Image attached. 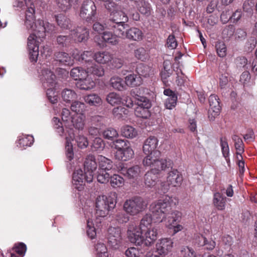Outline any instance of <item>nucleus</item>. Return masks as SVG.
<instances>
[{"label": "nucleus", "mask_w": 257, "mask_h": 257, "mask_svg": "<svg viewBox=\"0 0 257 257\" xmlns=\"http://www.w3.org/2000/svg\"><path fill=\"white\" fill-rule=\"evenodd\" d=\"M175 205L173 198L168 196H166L163 199L152 203L150 210L153 214L154 221L162 222L165 215H168L167 218L165 220V225L169 228L173 227L175 223L179 221L181 218V213L178 211H174L169 213Z\"/></svg>", "instance_id": "nucleus-1"}, {"label": "nucleus", "mask_w": 257, "mask_h": 257, "mask_svg": "<svg viewBox=\"0 0 257 257\" xmlns=\"http://www.w3.org/2000/svg\"><path fill=\"white\" fill-rule=\"evenodd\" d=\"M25 4L27 7L25 20V26L28 30L36 32L39 37H45L46 33L54 30V26L42 20H38L35 23V9L33 3H31L30 0H25Z\"/></svg>", "instance_id": "nucleus-2"}, {"label": "nucleus", "mask_w": 257, "mask_h": 257, "mask_svg": "<svg viewBox=\"0 0 257 257\" xmlns=\"http://www.w3.org/2000/svg\"><path fill=\"white\" fill-rule=\"evenodd\" d=\"M139 233H132L128 236L130 241L137 245L144 244L146 246H151L158 237V229L155 227L141 230Z\"/></svg>", "instance_id": "nucleus-3"}, {"label": "nucleus", "mask_w": 257, "mask_h": 257, "mask_svg": "<svg viewBox=\"0 0 257 257\" xmlns=\"http://www.w3.org/2000/svg\"><path fill=\"white\" fill-rule=\"evenodd\" d=\"M116 194L111 193L110 195L98 196L96 199L95 207L97 216L104 217L109 213V211L113 209L116 204Z\"/></svg>", "instance_id": "nucleus-4"}, {"label": "nucleus", "mask_w": 257, "mask_h": 257, "mask_svg": "<svg viewBox=\"0 0 257 257\" xmlns=\"http://www.w3.org/2000/svg\"><path fill=\"white\" fill-rule=\"evenodd\" d=\"M106 9L110 13V19L108 23H123L128 21L127 14L131 13L130 10L124 7L122 8L114 3H108L105 5Z\"/></svg>", "instance_id": "nucleus-5"}, {"label": "nucleus", "mask_w": 257, "mask_h": 257, "mask_svg": "<svg viewBox=\"0 0 257 257\" xmlns=\"http://www.w3.org/2000/svg\"><path fill=\"white\" fill-rule=\"evenodd\" d=\"M148 202L144 198L136 196L125 201L123 204L124 211L132 216L137 215L148 207Z\"/></svg>", "instance_id": "nucleus-6"}, {"label": "nucleus", "mask_w": 257, "mask_h": 257, "mask_svg": "<svg viewBox=\"0 0 257 257\" xmlns=\"http://www.w3.org/2000/svg\"><path fill=\"white\" fill-rule=\"evenodd\" d=\"M144 166H148L155 173L159 174L162 171L165 170L171 165L170 160L161 158V155L155 157L146 156L143 160Z\"/></svg>", "instance_id": "nucleus-7"}, {"label": "nucleus", "mask_w": 257, "mask_h": 257, "mask_svg": "<svg viewBox=\"0 0 257 257\" xmlns=\"http://www.w3.org/2000/svg\"><path fill=\"white\" fill-rule=\"evenodd\" d=\"M136 103L137 106L135 109L136 116L143 118H147L150 116L149 109L152 104L150 100L146 97L137 96L136 98Z\"/></svg>", "instance_id": "nucleus-8"}, {"label": "nucleus", "mask_w": 257, "mask_h": 257, "mask_svg": "<svg viewBox=\"0 0 257 257\" xmlns=\"http://www.w3.org/2000/svg\"><path fill=\"white\" fill-rule=\"evenodd\" d=\"M182 180V177L179 172L177 170H173L168 173L166 181L161 183L160 189L163 193H165L169 190L170 186H179Z\"/></svg>", "instance_id": "nucleus-9"}, {"label": "nucleus", "mask_w": 257, "mask_h": 257, "mask_svg": "<svg viewBox=\"0 0 257 257\" xmlns=\"http://www.w3.org/2000/svg\"><path fill=\"white\" fill-rule=\"evenodd\" d=\"M93 175L88 174L86 171L83 173L81 169L76 170L73 175V184L74 187L78 190L83 188L86 182L90 183L93 180Z\"/></svg>", "instance_id": "nucleus-10"}, {"label": "nucleus", "mask_w": 257, "mask_h": 257, "mask_svg": "<svg viewBox=\"0 0 257 257\" xmlns=\"http://www.w3.org/2000/svg\"><path fill=\"white\" fill-rule=\"evenodd\" d=\"M96 13V8L92 1H84L81 7L79 15L80 17L89 22L93 20Z\"/></svg>", "instance_id": "nucleus-11"}, {"label": "nucleus", "mask_w": 257, "mask_h": 257, "mask_svg": "<svg viewBox=\"0 0 257 257\" xmlns=\"http://www.w3.org/2000/svg\"><path fill=\"white\" fill-rule=\"evenodd\" d=\"M44 37H39L36 32L31 34L28 38V48L29 52L30 58L32 61L36 62L39 55V41L37 39H41Z\"/></svg>", "instance_id": "nucleus-12"}, {"label": "nucleus", "mask_w": 257, "mask_h": 257, "mask_svg": "<svg viewBox=\"0 0 257 257\" xmlns=\"http://www.w3.org/2000/svg\"><path fill=\"white\" fill-rule=\"evenodd\" d=\"M158 145V140L155 137H150L144 142L143 150L146 156L155 157L161 155L160 151L157 150Z\"/></svg>", "instance_id": "nucleus-13"}, {"label": "nucleus", "mask_w": 257, "mask_h": 257, "mask_svg": "<svg viewBox=\"0 0 257 257\" xmlns=\"http://www.w3.org/2000/svg\"><path fill=\"white\" fill-rule=\"evenodd\" d=\"M108 244L113 249H118L121 242V230L119 227H110L108 230Z\"/></svg>", "instance_id": "nucleus-14"}, {"label": "nucleus", "mask_w": 257, "mask_h": 257, "mask_svg": "<svg viewBox=\"0 0 257 257\" xmlns=\"http://www.w3.org/2000/svg\"><path fill=\"white\" fill-rule=\"evenodd\" d=\"M153 217L152 215L149 213L146 214L141 219L139 226H137L134 224L130 225L128 230V236L131 235L132 233H139L141 230H143L148 228H151V224L153 221Z\"/></svg>", "instance_id": "nucleus-15"}, {"label": "nucleus", "mask_w": 257, "mask_h": 257, "mask_svg": "<svg viewBox=\"0 0 257 257\" xmlns=\"http://www.w3.org/2000/svg\"><path fill=\"white\" fill-rule=\"evenodd\" d=\"M208 100L210 106L208 110V118L210 120L213 121L219 114L221 106L217 95H211Z\"/></svg>", "instance_id": "nucleus-16"}, {"label": "nucleus", "mask_w": 257, "mask_h": 257, "mask_svg": "<svg viewBox=\"0 0 257 257\" xmlns=\"http://www.w3.org/2000/svg\"><path fill=\"white\" fill-rule=\"evenodd\" d=\"M40 76L44 88L55 86V76L46 66L43 67Z\"/></svg>", "instance_id": "nucleus-17"}, {"label": "nucleus", "mask_w": 257, "mask_h": 257, "mask_svg": "<svg viewBox=\"0 0 257 257\" xmlns=\"http://www.w3.org/2000/svg\"><path fill=\"white\" fill-rule=\"evenodd\" d=\"M85 114H75L73 115L69 122L70 125H67V127L70 128L69 130L67 131V136H68V132H70V130H72L73 131V128L71 127L72 126L76 130L82 131L85 126Z\"/></svg>", "instance_id": "nucleus-18"}, {"label": "nucleus", "mask_w": 257, "mask_h": 257, "mask_svg": "<svg viewBox=\"0 0 257 257\" xmlns=\"http://www.w3.org/2000/svg\"><path fill=\"white\" fill-rule=\"evenodd\" d=\"M71 37L75 41L81 42L86 41L89 37V31L85 27H77L71 31Z\"/></svg>", "instance_id": "nucleus-19"}, {"label": "nucleus", "mask_w": 257, "mask_h": 257, "mask_svg": "<svg viewBox=\"0 0 257 257\" xmlns=\"http://www.w3.org/2000/svg\"><path fill=\"white\" fill-rule=\"evenodd\" d=\"M173 244V242L170 238H162L156 244V251L160 254L167 253L172 249Z\"/></svg>", "instance_id": "nucleus-20"}, {"label": "nucleus", "mask_w": 257, "mask_h": 257, "mask_svg": "<svg viewBox=\"0 0 257 257\" xmlns=\"http://www.w3.org/2000/svg\"><path fill=\"white\" fill-rule=\"evenodd\" d=\"M125 23H108L106 27L108 29L113 30L118 37L125 38L126 31L124 32V30L128 27V25Z\"/></svg>", "instance_id": "nucleus-21"}, {"label": "nucleus", "mask_w": 257, "mask_h": 257, "mask_svg": "<svg viewBox=\"0 0 257 257\" xmlns=\"http://www.w3.org/2000/svg\"><path fill=\"white\" fill-rule=\"evenodd\" d=\"M134 152L131 146L123 149L116 151L115 153L116 159L123 161H126L133 158Z\"/></svg>", "instance_id": "nucleus-22"}, {"label": "nucleus", "mask_w": 257, "mask_h": 257, "mask_svg": "<svg viewBox=\"0 0 257 257\" xmlns=\"http://www.w3.org/2000/svg\"><path fill=\"white\" fill-rule=\"evenodd\" d=\"M97 165L94 156L91 155L87 156L84 163V171L93 175V173L97 169Z\"/></svg>", "instance_id": "nucleus-23"}, {"label": "nucleus", "mask_w": 257, "mask_h": 257, "mask_svg": "<svg viewBox=\"0 0 257 257\" xmlns=\"http://www.w3.org/2000/svg\"><path fill=\"white\" fill-rule=\"evenodd\" d=\"M65 138L66 140V155L69 160H71L73 158V147L71 144V141H73L74 138V131L70 130L68 132V136L65 134Z\"/></svg>", "instance_id": "nucleus-24"}, {"label": "nucleus", "mask_w": 257, "mask_h": 257, "mask_svg": "<svg viewBox=\"0 0 257 257\" xmlns=\"http://www.w3.org/2000/svg\"><path fill=\"white\" fill-rule=\"evenodd\" d=\"M120 172L121 174L129 179H134L139 176L141 173V169L139 166L137 165L128 169L124 167L121 168Z\"/></svg>", "instance_id": "nucleus-25"}, {"label": "nucleus", "mask_w": 257, "mask_h": 257, "mask_svg": "<svg viewBox=\"0 0 257 257\" xmlns=\"http://www.w3.org/2000/svg\"><path fill=\"white\" fill-rule=\"evenodd\" d=\"M94 58L98 63L108 65L112 59V54L107 51L98 52L95 54Z\"/></svg>", "instance_id": "nucleus-26"}, {"label": "nucleus", "mask_w": 257, "mask_h": 257, "mask_svg": "<svg viewBox=\"0 0 257 257\" xmlns=\"http://www.w3.org/2000/svg\"><path fill=\"white\" fill-rule=\"evenodd\" d=\"M55 57L56 61L62 65L70 66L73 64V59L65 52H58L55 53Z\"/></svg>", "instance_id": "nucleus-27"}, {"label": "nucleus", "mask_w": 257, "mask_h": 257, "mask_svg": "<svg viewBox=\"0 0 257 257\" xmlns=\"http://www.w3.org/2000/svg\"><path fill=\"white\" fill-rule=\"evenodd\" d=\"M143 34L141 30L135 27L131 28L126 30L125 38L130 40L139 41L142 40Z\"/></svg>", "instance_id": "nucleus-28"}, {"label": "nucleus", "mask_w": 257, "mask_h": 257, "mask_svg": "<svg viewBox=\"0 0 257 257\" xmlns=\"http://www.w3.org/2000/svg\"><path fill=\"white\" fill-rule=\"evenodd\" d=\"M95 83L94 81L89 77L87 74V77L82 78L79 80L76 83L78 88L82 90H89L94 87Z\"/></svg>", "instance_id": "nucleus-29"}, {"label": "nucleus", "mask_w": 257, "mask_h": 257, "mask_svg": "<svg viewBox=\"0 0 257 257\" xmlns=\"http://www.w3.org/2000/svg\"><path fill=\"white\" fill-rule=\"evenodd\" d=\"M226 198L219 192L214 194L213 203L214 206L219 210L225 209Z\"/></svg>", "instance_id": "nucleus-30"}, {"label": "nucleus", "mask_w": 257, "mask_h": 257, "mask_svg": "<svg viewBox=\"0 0 257 257\" xmlns=\"http://www.w3.org/2000/svg\"><path fill=\"white\" fill-rule=\"evenodd\" d=\"M220 146L222 155L225 158L227 163L229 164L230 163L229 148L226 137H222L220 138Z\"/></svg>", "instance_id": "nucleus-31"}, {"label": "nucleus", "mask_w": 257, "mask_h": 257, "mask_svg": "<svg viewBox=\"0 0 257 257\" xmlns=\"http://www.w3.org/2000/svg\"><path fill=\"white\" fill-rule=\"evenodd\" d=\"M88 72L81 67H75L70 71V76L74 79L79 81L82 78L87 77Z\"/></svg>", "instance_id": "nucleus-32"}, {"label": "nucleus", "mask_w": 257, "mask_h": 257, "mask_svg": "<svg viewBox=\"0 0 257 257\" xmlns=\"http://www.w3.org/2000/svg\"><path fill=\"white\" fill-rule=\"evenodd\" d=\"M99 170L109 171L112 168V162L107 158L99 156L97 159Z\"/></svg>", "instance_id": "nucleus-33"}, {"label": "nucleus", "mask_w": 257, "mask_h": 257, "mask_svg": "<svg viewBox=\"0 0 257 257\" xmlns=\"http://www.w3.org/2000/svg\"><path fill=\"white\" fill-rule=\"evenodd\" d=\"M121 135L125 138L133 139L137 136L138 132L133 126L127 125L121 128Z\"/></svg>", "instance_id": "nucleus-34"}, {"label": "nucleus", "mask_w": 257, "mask_h": 257, "mask_svg": "<svg viewBox=\"0 0 257 257\" xmlns=\"http://www.w3.org/2000/svg\"><path fill=\"white\" fill-rule=\"evenodd\" d=\"M157 173L151 170L145 175L144 182L145 185L149 187H152L156 185L157 180Z\"/></svg>", "instance_id": "nucleus-35"}, {"label": "nucleus", "mask_w": 257, "mask_h": 257, "mask_svg": "<svg viewBox=\"0 0 257 257\" xmlns=\"http://www.w3.org/2000/svg\"><path fill=\"white\" fill-rule=\"evenodd\" d=\"M135 4L139 12L143 14L148 15L150 13V4L145 0H135Z\"/></svg>", "instance_id": "nucleus-36"}, {"label": "nucleus", "mask_w": 257, "mask_h": 257, "mask_svg": "<svg viewBox=\"0 0 257 257\" xmlns=\"http://www.w3.org/2000/svg\"><path fill=\"white\" fill-rule=\"evenodd\" d=\"M110 85L114 89L122 90L124 89L125 85L123 80L118 76H113L110 79Z\"/></svg>", "instance_id": "nucleus-37"}, {"label": "nucleus", "mask_w": 257, "mask_h": 257, "mask_svg": "<svg viewBox=\"0 0 257 257\" xmlns=\"http://www.w3.org/2000/svg\"><path fill=\"white\" fill-rule=\"evenodd\" d=\"M84 101L91 106H97L102 103L101 98L96 94H90L85 96L84 98Z\"/></svg>", "instance_id": "nucleus-38"}, {"label": "nucleus", "mask_w": 257, "mask_h": 257, "mask_svg": "<svg viewBox=\"0 0 257 257\" xmlns=\"http://www.w3.org/2000/svg\"><path fill=\"white\" fill-rule=\"evenodd\" d=\"M77 96L75 92L70 89H64L61 92L62 98L66 102H69L76 99Z\"/></svg>", "instance_id": "nucleus-39"}, {"label": "nucleus", "mask_w": 257, "mask_h": 257, "mask_svg": "<svg viewBox=\"0 0 257 257\" xmlns=\"http://www.w3.org/2000/svg\"><path fill=\"white\" fill-rule=\"evenodd\" d=\"M232 139L234 143V147L236 150V155H239L240 158L242 159L241 154L244 152V148L241 139L237 135H234L232 136Z\"/></svg>", "instance_id": "nucleus-40"}, {"label": "nucleus", "mask_w": 257, "mask_h": 257, "mask_svg": "<svg viewBox=\"0 0 257 257\" xmlns=\"http://www.w3.org/2000/svg\"><path fill=\"white\" fill-rule=\"evenodd\" d=\"M56 21L58 25L62 29H69L71 27L69 19L62 14L56 16Z\"/></svg>", "instance_id": "nucleus-41"}, {"label": "nucleus", "mask_w": 257, "mask_h": 257, "mask_svg": "<svg viewBox=\"0 0 257 257\" xmlns=\"http://www.w3.org/2000/svg\"><path fill=\"white\" fill-rule=\"evenodd\" d=\"M85 104L78 101L73 102L71 105L72 111L78 114H85Z\"/></svg>", "instance_id": "nucleus-42"}, {"label": "nucleus", "mask_w": 257, "mask_h": 257, "mask_svg": "<svg viewBox=\"0 0 257 257\" xmlns=\"http://www.w3.org/2000/svg\"><path fill=\"white\" fill-rule=\"evenodd\" d=\"M125 84L131 87L137 86L140 85V77H138L134 74H131L125 77Z\"/></svg>", "instance_id": "nucleus-43"}, {"label": "nucleus", "mask_w": 257, "mask_h": 257, "mask_svg": "<svg viewBox=\"0 0 257 257\" xmlns=\"http://www.w3.org/2000/svg\"><path fill=\"white\" fill-rule=\"evenodd\" d=\"M102 37L103 40L108 43L115 45L118 43V36L116 34H112L111 32H104Z\"/></svg>", "instance_id": "nucleus-44"}, {"label": "nucleus", "mask_w": 257, "mask_h": 257, "mask_svg": "<svg viewBox=\"0 0 257 257\" xmlns=\"http://www.w3.org/2000/svg\"><path fill=\"white\" fill-rule=\"evenodd\" d=\"M106 100L111 105H118L121 103V98L118 94L110 92L106 96Z\"/></svg>", "instance_id": "nucleus-45"}, {"label": "nucleus", "mask_w": 257, "mask_h": 257, "mask_svg": "<svg viewBox=\"0 0 257 257\" xmlns=\"http://www.w3.org/2000/svg\"><path fill=\"white\" fill-rule=\"evenodd\" d=\"M124 183L123 178L118 175L114 174L110 177V184L113 188L122 187Z\"/></svg>", "instance_id": "nucleus-46"}, {"label": "nucleus", "mask_w": 257, "mask_h": 257, "mask_svg": "<svg viewBox=\"0 0 257 257\" xmlns=\"http://www.w3.org/2000/svg\"><path fill=\"white\" fill-rule=\"evenodd\" d=\"M56 3L61 11L66 12L71 8L73 4V0H56Z\"/></svg>", "instance_id": "nucleus-47"}, {"label": "nucleus", "mask_w": 257, "mask_h": 257, "mask_svg": "<svg viewBox=\"0 0 257 257\" xmlns=\"http://www.w3.org/2000/svg\"><path fill=\"white\" fill-rule=\"evenodd\" d=\"M34 142V139L31 136H27L20 139L18 142L17 146L21 149H24L25 147L30 146Z\"/></svg>", "instance_id": "nucleus-48"}, {"label": "nucleus", "mask_w": 257, "mask_h": 257, "mask_svg": "<svg viewBox=\"0 0 257 257\" xmlns=\"http://www.w3.org/2000/svg\"><path fill=\"white\" fill-rule=\"evenodd\" d=\"M54 87L55 86L45 88L47 89L46 94L48 99L53 104L57 102L58 98V94L54 90Z\"/></svg>", "instance_id": "nucleus-49"}, {"label": "nucleus", "mask_w": 257, "mask_h": 257, "mask_svg": "<svg viewBox=\"0 0 257 257\" xmlns=\"http://www.w3.org/2000/svg\"><path fill=\"white\" fill-rule=\"evenodd\" d=\"M136 58L141 61H144L149 58V55L147 50L143 47H139L134 51Z\"/></svg>", "instance_id": "nucleus-50"}, {"label": "nucleus", "mask_w": 257, "mask_h": 257, "mask_svg": "<svg viewBox=\"0 0 257 257\" xmlns=\"http://www.w3.org/2000/svg\"><path fill=\"white\" fill-rule=\"evenodd\" d=\"M87 67L88 72H89L96 76L101 77L104 74L103 68L100 66L93 65L91 66L87 65Z\"/></svg>", "instance_id": "nucleus-51"}, {"label": "nucleus", "mask_w": 257, "mask_h": 257, "mask_svg": "<svg viewBox=\"0 0 257 257\" xmlns=\"http://www.w3.org/2000/svg\"><path fill=\"white\" fill-rule=\"evenodd\" d=\"M137 70L140 75L145 77L149 76L153 72L152 69L149 66L144 64L139 65L137 68Z\"/></svg>", "instance_id": "nucleus-52"}, {"label": "nucleus", "mask_w": 257, "mask_h": 257, "mask_svg": "<svg viewBox=\"0 0 257 257\" xmlns=\"http://www.w3.org/2000/svg\"><path fill=\"white\" fill-rule=\"evenodd\" d=\"M97 257H107V249L103 243L99 242L95 246Z\"/></svg>", "instance_id": "nucleus-53"}, {"label": "nucleus", "mask_w": 257, "mask_h": 257, "mask_svg": "<svg viewBox=\"0 0 257 257\" xmlns=\"http://www.w3.org/2000/svg\"><path fill=\"white\" fill-rule=\"evenodd\" d=\"M94 57L93 53L90 51H86L83 52L80 56H74V58L78 61H85L89 65L92 62V58Z\"/></svg>", "instance_id": "nucleus-54"}, {"label": "nucleus", "mask_w": 257, "mask_h": 257, "mask_svg": "<svg viewBox=\"0 0 257 257\" xmlns=\"http://www.w3.org/2000/svg\"><path fill=\"white\" fill-rule=\"evenodd\" d=\"M164 69L161 72L162 79L164 80L169 77L172 73L171 69V63L167 61H165L163 63Z\"/></svg>", "instance_id": "nucleus-55"}, {"label": "nucleus", "mask_w": 257, "mask_h": 257, "mask_svg": "<svg viewBox=\"0 0 257 257\" xmlns=\"http://www.w3.org/2000/svg\"><path fill=\"white\" fill-rule=\"evenodd\" d=\"M114 116L117 119H123L128 113V110L123 107L114 108L112 110Z\"/></svg>", "instance_id": "nucleus-56"}, {"label": "nucleus", "mask_w": 257, "mask_h": 257, "mask_svg": "<svg viewBox=\"0 0 257 257\" xmlns=\"http://www.w3.org/2000/svg\"><path fill=\"white\" fill-rule=\"evenodd\" d=\"M108 171L99 170L97 179V181L100 183H106L110 179V174L107 172Z\"/></svg>", "instance_id": "nucleus-57"}, {"label": "nucleus", "mask_w": 257, "mask_h": 257, "mask_svg": "<svg viewBox=\"0 0 257 257\" xmlns=\"http://www.w3.org/2000/svg\"><path fill=\"white\" fill-rule=\"evenodd\" d=\"M112 147H113L116 151L123 149L130 146L129 142L121 139H117L112 142Z\"/></svg>", "instance_id": "nucleus-58"}, {"label": "nucleus", "mask_w": 257, "mask_h": 257, "mask_svg": "<svg viewBox=\"0 0 257 257\" xmlns=\"http://www.w3.org/2000/svg\"><path fill=\"white\" fill-rule=\"evenodd\" d=\"M103 137L108 140H112L114 138H116L118 134L117 132L114 128L109 127L103 132Z\"/></svg>", "instance_id": "nucleus-59"}, {"label": "nucleus", "mask_w": 257, "mask_h": 257, "mask_svg": "<svg viewBox=\"0 0 257 257\" xmlns=\"http://www.w3.org/2000/svg\"><path fill=\"white\" fill-rule=\"evenodd\" d=\"M180 255L181 257H196L195 251L188 246H183L181 248Z\"/></svg>", "instance_id": "nucleus-60"}, {"label": "nucleus", "mask_w": 257, "mask_h": 257, "mask_svg": "<svg viewBox=\"0 0 257 257\" xmlns=\"http://www.w3.org/2000/svg\"><path fill=\"white\" fill-rule=\"evenodd\" d=\"M87 233L88 236L93 239L96 236V233L94 224L91 219H88L87 221Z\"/></svg>", "instance_id": "nucleus-61"}, {"label": "nucleus", "mask_w": 257, "mask_h": 257, "mask_svg": "<svg viewBox=\"0 0 257 257\" xmlns=\"http://www.w3.org/2000/svg\"><path fill=\"white\" fill-rule=\"evenodd\" d=\"M62 119L64 123L66 128H67V125H70L69 122L72 117L70 115V112L69 109L67 108H63L61 113Z\"/></svg>", "instance_id": "nucleus-62"}, {"label": "nucleus", "mask_w": 257, "mask_h": 257, "mask_svg": "<svg viewBox=\"0 0 257 257\" xmlns=\"http://www.w3.org/2000/svg\"><path fill=\"white\" fill-rule=\"evenodd\" d=\"M177 101L176 95H173L168 97L165 102V105L167 109H171L175 106Z\"/></svg>", "instance_id": "nucleus-63"}, {"label": "nucleus", "mask_w": 257, "mask_h": 257, "mask_svg": "<svg viewBox=\"0 0 257 257\" xmlns=\"http://www.w3.org/2000/svg\"><path fill=\"white\" fill-rule=\"evenodd\" d=\"M56 40L58 45L65 47L69 44L71 39L66 36L59 35L57 37Z\"/></svg>", "instance_id": "nucleus-64"}]
</instances>
